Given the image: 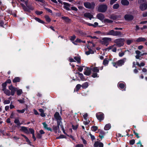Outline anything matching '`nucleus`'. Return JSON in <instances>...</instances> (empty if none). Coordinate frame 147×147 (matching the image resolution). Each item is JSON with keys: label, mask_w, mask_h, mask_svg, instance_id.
<instances>
[{"label": "nucleus", "mask_w": 147, "mask_h": 147, "mask_svg": "<svg viewBox=\"0 0 147 147\" xmlns=\"http://www.w3.org/2000/svg\"><path fill=\"white\" fill-rule=\"evenodd\" d=\"M107 35H112L114 36H118L120 37L122 36L123 35L122 33L119 31H115L113 30L109 31L106 33Z\"/></svg>", "instance_id": "obj_1"}, {"label": "nucleus", "mask_w": 147, "mask_h": 147, "mask_svg": "<svg viewBox=\"0 0 147 147\" xmlns=\"http://www.w3.org/2000/svg\"><path fill=\"white\" fill-rule=\"evenodd\" d=\"M126 59L123 58V59L118 60L116 62L113 63V66L116 68H117L118 66H121L124 64V63L126 61Z\"/></svg>", "instance_id": "obj_2"}, {"label": "nucleus", "mask_w": 147, "mask_h": 147, "mask_svg": "<svg viewBox=\"0 0 147 147\" xmlns=\"http://www.w3.org/2000/svg\"><path fill=\"white\" fill-rule=\"evenodd\" d=\"M111 40L112 39L111 38L105 37L102 39L100 41V42L101 44L107 46L109 42H111Z\"/></svg>", "instance_id": "obj_3"}, {"label": "nucleus", "mask_w": 147, "mask_h": 147, "mask_svg": "<svg viewBox=\"0 0 147 147\" xmlns=\"http://www.w3.org/2000/svg\"><path fill=\"white\" fill-rule=\"evenodd\" d=\"M125 39L123 38L116 39L114 41V42L119 47L123 46L124 45L123 42Z\"/></svg>", "instance_id": "obj_4"}, {"label": "nucleus", "mask_w": 147, "mask_h": 147, "mask_svg": "<svg viewBox=\"0 0 147 147\" xmlns=\"http://www.w3.org/2000/svg\"><path fill=\"white\" fill-rule=\"evenodd\" d=\"M107 9V6L106 4H101L99 5L98 8V11L100 12H105Z\"/></svg>", "instance_id": "obj_5"}, {"label": "nucleus", "mask_w": 147, "mask_h": 147, "mask_svg": "<svg viewBox=\"0 0 147 147\" xmlns=\"http://www.w3.org/2000/svg\"><path fill=\"white\" fill-rule=\"evenodd\" d=\"M84 6L87 8L88 9H93L95 6V3L92 2L90 3L89 2H85L84 3Z\"/></svg>", "instance_id": "obj_6"}, {"label": "nucleus", "mask_w": 147, "mask_h": 147, "mask_svg": "<svg viewBox=\"0 0 147 147\" xmlns=\"http://www.w3.org/2000/svg\"><path fill=\"white\" fill-rule=\"evenodd\" d=\"M96 117L97 119L99 120L100 122H101L104 119V115L101 113H98L96 114Z\"/></svg>", "instance_id": "obj_7"}, {"label": "nucleus", "mask_w": 147, "mask_h": 147, "mask_svg": "<svg viewBox=\"0 0 147 147\" xmlns=\"http://www.w3.org/2000/svg\"><path fill=\"white\" fill-rule=\"evenodd\" d=\"M9 89L11 91V94L13 96L16 91L17 88L13 87L11 85L9 87Z\"/></svg>", "instance_id": "obj_8"}, {"label": "nucleus", "mask_w": 147, "mask_h": 147, "mask_svg": "<svg viewBox=\"0 0 147 147\" xmlns=\"http://www.w3.org/2000/svg\"><path fill=\"white\" fill-rule=\"evenodd\" d=\"M124 18L126 20L131 21L134 18L133 16L130 14H126L124 16Z\"/></svg>", "instance_id": "obj_9"}, {"label": "nucleus", "mask_w": 147, "mask_h": 147, "mask_svg": "<svg viewBox=\"0 0 147 147\" xmlns=\"http://www.w3.org/2000/svg\"><path fill=\"white\" fill-rule=\"evenodd\" d=\"M140 8L142 11H144L147 9V3L141 4L140 6Z\"/></svg>", "instance_id": "obj_10"}, {"label": "nucleus", "mask_w": 147, "mask_h": 147, "mask_svg": "<svg viewBox=\"0 0 147 147\" xmlns=\"http://www.w3.org/2000/svg\"><path fill=\"white\" fill-rule=\"evenodd\" d=\"M84 16L91 20L92 18H94L93 15L90 13H86L84 14Z\"/></svg>", "instance_id": "obj_11"}, {"label": "nucleus", "mask_w": 147, "mask_h": 147, "mask_svg": "<svg viewBox=\"0 0 147 147\" xmlns=\"http://www.w3.org/2000/svg\"><path fill=\"white\" fill-rule=\"evenodd\" d=\"M84 70L85 71L84 72V74L85 75L87 76H89L90 74L91 71L90 68L87 67Z\"/></svg>", "instance_id": "obj_12"}, {"label": "nucleus", "mask_w": 147, "mask_h": 147, "mask_svg": "<svg viewBox=\"0 0 147 147\" xmlns=\"http://www.w3.org/2000/svg\"><path fill=\"white\" fill-rule=\"evenodd\" d=\"M20 130L25 133L27 134H29L30 132L27 127L24 126H22L21 127Z\"/></svg>", "instance_id": "obj_13"}, {"label": "nucleus", "mask_w": 147, "mask_h": 147, "mask_svg": "<svg viewBox=\"0 0 147 147\" xmlns=\"http://www.w3.org/2000/svg\"><path fill=\"white\" fill-rule=\"evenodd\" d=\"M96 17L98 19L101 21L103 20L105 18L104 15L102 13H99L97 14Z\"/></svg>", "instance_id": "obj_14"}, {"label": "nucleus", "mask_w": 147, "mask_h": 147, "mask_svg": "<svg viewBox=\"0 0 147 147\" xmlns=\"http://www.w3.org/2000/svg\"><path fill=\"white\" fill-rule=\"evenodd\" d=\"M64 5L63 7L67 10H70L69 7L70 6V4L66 2H64L63 3Z\"/></svg>", "instance_id": "obj_15"}, {"label": "nucleus", "mask_w": 147, "mask_h": 147, "mask_svg": "<svg viewBox=\"0 0 147 147\" xmlns=\"http://www.w3.org/2000/svg\"><path fill=\"white\" fill-rule=\"evenodd\" d=\"M54 116L57 121L62 119L61 116L59 115V113L58 112H56L54 115Z\"/></svg>", "instance_id": "obj_16"}, {"label": "nucleus", "mask_w": 147, "mask_h": 147, "mask_svg": "<svg viewBox=\"0 0 147 147\" xmlns=\"http://www.w3.org/2000/svg\"><path fill=\"white\" fill-rule=\"evenodd\" d=\"M61 18L64 20L65 22L67 23H69L71 22V20L68 17L65 16H63L61 17Z\"/></svg>", "instance_id": "obj_17"}, {"label": "nucleus", "mask_w": 147, "mask_h": 147, "mask_svg": "<svg viewBox=\"0 0 147 147\" xmlns=\"http://www.w3.org/2000/svg\"><path fill=\"white\" fill-rule=\"evenodd\" d=\"M42 124L43 125L44 127L46 129H47L48 130L50 131H52V129L50 128V127H47V124L45 123L44 122L42 123Z\"/></svg>", "instance_id": "obj_18"}, {"label": "nucleus", "mask_w": 147, "mask_h": 147, "mask_svg": "<svg viewBox=\"0 0 147 147\" xmlns=\"http://www.w3.org/2000/svg\"><path fill=\"white\" fill-rule=\"evenodd\" d=\"M121 3L124 5H127L129 4V2L127 0H121Z\"/></svg>", "instance_id": "obj_19"}, {"label": "nucleus", "mask_w": 147, "mask_h": 147, "mask_svg": "<svg viewBox=\"0 0 147 147\" xmlns=\"http://www.w3.org/2000/svg\"><path fill=\"white\" fill-rule=\"evenodd\" d=\"M146 39L144 38L139 37L136 40V41L137 42L144 41H146Z\"/></svg>", "instance_id": "obj_20"}, {"label": "nucleus", "mask_w": 147, "mask_h": 147, "mask_svg": "<svg viewBox=\"0 0 147 147\" xmlns=\"http://www.w3.org/2000/svg\"><path fill=\"white\" fill-rule=\"evenodd\" d=\"M21 80L20 78L19 77H15L13 80V83H16L20 82Z\"/></svg>", "instance_id": "obj_21"}, {"label": "nucleus", "mask_w": 147, "mask_h": 147, "mask_svg": "<svg viewBox=\"0 0 147 147\" xmlns=\"http://www.w3.org/2000/svg\"><path fill=\"white\" fill-rule=\"evenodd\" d=\"M26 9L27 10H25L24 11L28 12H30L31 10H32L34 9L33 7L30 6H27Z\"/></svg>", "instance_id": "obj_22"}, {"label": "nucleus", "mask_w": 147, "mask_h": 147, "mask_svg": "<svg viewBox=\"0 0 147 147\" xmlns=\"http://www.w3.org/2000/svg\"><path fill=\"white\" fill-rule=\"evenodd\" d=\"M121 17L120 16L112 15L110 17V18L113 20H115L118 18H120Z\"/></svg>", "instance_id": "obj_23"}, {"label": "nucleus", "mask_w": 147, "mask_h": 147, "mask_svg": "<svg viewBox=\"0 0 147 147\" xmlns=\"http://www.w3.org/2000/svg\"><path fill=\"white\" fill-rule=\"evenodd\" d=\"M53 129L55 133H57V130L59 129V126H53Z\"/></svg>", "instance_id": "obj_24"}, {"label": "nucleus", "mask_w": 147, "mask_h": 147, "mask_svg": "<svg viewBox=\"0 0 147 147\" xmlns=\"http://www.w3.org/2000/svg\"><path fill=\"white\" fill-rule=\"evenodd\" d=\"M99 69L98 67H94L92 69V71L93 73L98 72L99 71Z\"/></svg>", "instance_id": "obj_25"}, {"label": "nucleus", "mask_w": 147, "mask_h": 147, "mask_svg": "<svg viewBox=\"0 0 147 147\" xmlns=\"http://www.w3.org/2000/svg\"><path fill=\"white\" fill-rule=\"evenodd\" d=\"M82 87L84 89L87 88L88 86V84L87 82H86L81 85Z\"/></svg>", "instance_id": "obj_26"}, {"label": "nucleus", "mask_w": 147, "mask_h": 147, "mask_svg": "<svg viewBox=\"0 0 147 147\" xmlns=\"http://www.w3.org/2000/svg\"><path fill=\"white\" fill-rule=\"evenodd\" d=\"M111 127V124L109 123L108 124H106L105 127H104V129L105 130H107L109 129Z\"/></svg>", "instance_id": "obj_27"}, {"label": "nucleus", "mask_w": 147, "mask_h": 147, "mask_svg": "<svg viewBox=\"0 0 147 147\" xmlns=\"http://www.w3.org/2000/svg\"><path fill=\"white\" fill-rule=\"evenodd\" d=\"M3 91H4V93L5 94H6L7 95L9 96H10V95H11L10 91L8 90L5 89V90H4Z\"/></svg>", "instance_id": "obj_28"}, {"label": "nucleus", "mask_w": 147, "mask_h": 147, "mask_svg": "<svg viewBox=\"0 0 147 147\" xmlns=\"http://www.w3.org/2000/svg\"><path fill=\"white\" fill-rule=\"evenodd\" d=\"M77 32L78 34L80 36H83L86 35V33H85L80 30H78L77 31Z\"/></svg>", "instance_id": "obj_29"}, {"label": "nucleus", "mask_w": 147, "mask_h": 147, "mask_svg": "<svg viewBox=\"0 0 147 147\" xmlns=\"http://www.w3.org/2000/svg\"><path fill=\"white\" fill-rule=\"evenodd\" d=\"M100 134L99 136L101 139H102L104 137L105 133L104 131H100Z\"/></svg>", "instance_id": "obj_30"}, {"label": "nucleus", "mask_w": 147, "mask_h": 147, "mask_svg": "<svg viewBox=\"0 0 147 147\" xmlns=\"http://www.w3.org/2000/svg\"><path fill=\"white\" fill-rule=\"evenodd\" d=\"M89 50L88 51H87L86 52V54L87 55H88L90 54H93L94 53V51L93 50H92L91 49H90L88 48Z\"/></svg>", "instance_id": "obj_31"}, {"label": "nucleus", "mask_w": 147, "mask_h": 147, "mask_svg": "<svg viewBox=\"0 0 147 147\" xmlns=\"http://www.w3.org/2000/svg\"><path fill=\"white\" fill-rule=\"evenodd\" d=\"M104 22L105 23H107L109 24H112L113 22V21L109 20L108 19H105L104 20Z\"/></svg>", "instance_id": "obj_32"}, {"label": "nucleus", "mask_w": 147, "mask_h": 147, "mask_svg": "<svg viewBox=\"0 0 147 147\" xmlns=\"http://www.w3.org/2000/svg\"><path fill=\"white\" fill-rule=\"evenodd\" d=\"M133 42V40L132 39H128L126 40V43L128 45H130Z\"/></svg>", "instance_id": "obj_33"}, {"label": "nucleus", "mask_w": 147, "mask_h": 147, "mask_svg": "<svg viewBox=\"0 0 147 147\" xmlns=\"http://www.w3.org/2000/svg\"><path fill=\"white\" fill-rule=\"evenodd\" d=\"M35 19L36 21H37V22H40V23H41L42 24L44 23V22L43 21L41 20L40 19H39L38 18H35Z\"/></svg>", "instance_id": "obj_34"}, {"label": "nucleus", "mask_w": 147, "mask_h": 147, "mask_svg": "<svg viewBox=\"0 0 147 147\" xmlns=\"http://www.w3.org/2000/svg\"><path fill=\"white\" fill-rule=\"evenodd\" d=\"M15 123H16L18 125H20L21 124L19 120L18 119H16L14 121Z\"/></svg>", "instance_id": "obj_35"}, {"label": "nucleus", "mask_w": 147, "mask_h": 147, "mask_svg": "<svg viewBox=\"0 0 147 147\" xmlns=\"http://www.w3.org/2000/svg\"><path fill=\"white\" fill-rule=\"evenodd\" d=\"M119 7V5L118 3H116L113 5V8L115 9H117Z\"/></svg>", "instance_id": "obj_36"}, {"label": "nucleus", "mask_w": 147, "mask_h": 147, "mask_svg": "<svg viewBox=\"0 0 147 147\" xmlns=\"http://www.w3.org/2000/svg\"><path fill=\"white\" fill-rule=\"evenodd\" d=\"M16 91L17 92V94L18 95H21L22 93V90L21 89L17 90L16 89Z\"/></svg>", "instance_id": "obj_37"}, {"label": "nucleus", "mask_w": 147, "mask_h": 147, "mask_svg": "<svg viewBox=\"0 0 147 147\" xmlns=\"http://www.w3.org/2000/svg\"><path fill=\"white\" fill-rule=\"evenodd\" d=\"M82 87V86L80 84H77L76 87V91H78L80 89V88Z\"/></svg>", "instance_id": "obj_38"}, {"label": "nucleus", "mask_w": 147, "mask_h": 147, "mask_svg": "<svg viewBox=\"0 0 147 147\" xmlns=\"http://www.w3.org/2000/svg\"><path fill=\"white\" fill-rule=\"evenodd\" d=\"M76 74H78L81 80H83L84 79L83 75L82 74L80 73L79 72L77 73Z\"/></svg>", "instance_id": "obj_39"}, {"label": "nucleus", "mask_w": 147, "mask_h": 147, "mask_svg": "<svg viewBox=\"0 0 147 147\" xmlns=\"http://www.w3.org/2000/svg\"><path fill=\"white\" fill-rule=\"evenodd\" d=\"M2 85L3 87L2 90H4L6 89V88L7 86V84L5 82H4L2 84Z\"/></svg>", "instance_id": "obj_40"}, {"label": "nucleus", "mask_w": 147, "mask_h": 147, "mask_svg": "<svg viewBox=\"0 0 147 147\" xmlns=\"http://www.w3.org/2000/svg\"><path fill=\"white\" fill-rule=\"evenodd\" d=\"M91 129L92 131H95L98 129V127L96 126H93L91 127Z\"/></svg>", "instance_id": "obj_41"}, {"label": "nucleus", "mask_w": 147, "mask_h": 147, "mask_svg": "<svg viewBox=\"0 0 147 147\" xmlns=\"http://www.w3.org/2000/svg\"><path fill=\"white\" fill-rule=\"evenodd\" d=\"M109 61L106 59H105L103 60V64L104 65H106L108 63Z\"/></svg>", "instance_id": "obj_42"}, {"label": "nucleus", "mask_w": 147, "mask_h": 147, "mask_svg": "<svg viewBox=\"0 0 147 147\" xmlns=\"http://www.w3.org/2000/svg\"><path fill=\"white\" fill-rule=\"evenodd\" d=\"M100 142L98 141L95 142L94 144V147H97L99 146Z\"/></svg>", "instance_id": "obj_43"}, {"label": "nucleus", "mask_w": 147, "mask_h": 147, "mask_svg": "<svg viewBox=\"0 0 147 147\" xmlns=\"http://www.w3.org/2000/svg\"><path fill=\"white\" fill-rule=\"evenodd\" d=\"M45 18L47 21L48 22H50L51 20L48 16H45Z\"/></svg>", "instance_id": "obj_44"}, {"label": "nucleus", "mask_w": 147, "mask_h": 147, "mask_svg": "<svg viewBox=\"0 0 147 147\" xmlns=\"http://www.w3.org/2000/svg\"><path fill=\"white\" fill-rule=\"evenodd\" d=\"M61 120L62 119H60L58 121H57V126H59V125H62V123L61 122Z\"/></svg>", "instance_id": "obj_45"}, {"label": "nucleus", "mask_w": 147, "mask_h": 147, "mask_svg": "<svg viewBox=\"0 0 147 147\" xmlns=\"http://www.w3.org/2000/svg\"><path fill=\"white\" fill-rule=\"evenodd\" d=\"M119 86L121 88L123 89L124 88L125 86L124 84L120 83L119 84Z\"/></svg>", "instance_id": "obj_46"}, {"label": "nucleus", "mask_w": 147, "mask_h": 147, "mask_svg": "<svg viewBox=\"0 0 147 147\" xmlns=\"http://www.w3.org/2000/svg\"><path fill=\"white\" fill-rule=\"evenodd\" d=\"M92 77L94 78L98 77V74H97V73L95 72L93 73L92 75Z\"/></svg>", "instance_id": "obj_47"}, {"label": "nucleus", "mask_w": 147, "mask_h": 147, "mask_svg": "<svg viewBox=\"0 0 147 147\" xmlns=\"http://www.w3.org/2000/svg\"><path fill=\"white\" fill-rule=\"evenodd\" d=\"M25 111V109H22V110H17V112L19 113H23Z\"/></svg>", "instance_id": "obj_48"}, {"label": "nucleus", "mask_w": 147, "mask_h": 147, "mask_svg": "<svg viewBox=\"0 0 147 147\" xmlns=\"http://www.w3.org/2000/svg\"><path fill=\"white\" fill-rule=\"evenodd\" d=\"M29 132H30V133L32 134L34 133V130L32 128H29Z\"/></svg>", "instance_id": "obj_49"}, {"label": "nucleus", "mask_w": 147, "mask_h": 147, "mask_svg": "<svg viewBox=\"0 0 147 147\" xmlns=\"http://www.w3.org/2000/svg\"><path fill=\"white\" fill-rule=\"evenodd\" d=\"M42 135L40 134L39 133H38L37 134L36 137L37 138H38L39 139L41 138L42 137Z\"/></svg>", "instance_id": "obj_50"}, {"label": "nucleus", "mask_w": 147, "mask_h": 147, "mask_svg": "<svg viewBox=\"0 0 147 147\" xmlns=\"http://www.w3.org/2000/svg\"><path fill=\"white\" fill-rule=\"evenodd\" d=\"M117 0H111L110 4L111 5H112Z\"/></svg>", "instance_id": "obj_51"}, {"label": "nucleus", "mask_w": 147, "mask_h": 147, "mask_svg": "<svg viewBox=\"0 0 147 147\" xmlns=\"http://www.w3.org/2000/svg\"><path fill=\"white\" fill-rule=\"evenodd\" d=\"M135 142V140L133 139L129 141V144L131 145H133L134 144Z\"/></svg>", "instance_id": "obj_52"}, {"label": "nucleus", "mask_w": 147, "mask_h": 147, "mask_svg": "<svg viewBox=\"0 0 147 147\" xmlns=\"http://www.w3.org/2000/svg\"><path fill=\"white\" fill-rule=\"evenodd\" d=\"M20 4L23 8V9L24 11H25V10H27L26 9V7L24 4L21 3Z\"/></svg>", "instance_id": "obj_53"}, {"label": "nucleus", "mask_w": 147, "mask_h": 147, "mask_svg": "<svg viewBox=\"0 0 147 147\" xmlns=\"http://www.w3.org/2000/svg\"><path fill=\"white\" fill-rule=\"evenodd\" d=\"M20 4L23 8V9L24 11H25V10H27L26 9V7L24 4L21 3Z\"/></svg>", "instance_id": "obj_54"}, {"label": "nucleus", "mask_w": 147, "mask_h": 147, "mask_svg": "<svg viewBox=\"0 0 147 147\" xmlns=\"http://www.w3.org/2000/svg\"><path fill=\"white\" fill-rule=\"evenodd\" d=\"M38 15H40L43 12L42 11H36L35 12Z\"/></svg>", "instance_id": "obj_55"}, {"label": "nucleus", "mask_w": 147, "mask_h": 147, "mask_svg": "<svg viewBox=\"0 0 147 147\" xmlns=\"http://www.w3.org/2000/svg\"><path fill=\"white\" fill-rule=\"evenodd\" d=\"M18 101L20 103H23L24 102V101L23 99H18Z\"/></svg>", "instance_id": "obj_56"}, {"label": "nucleus", "mask_w": 147, "mask_h": 147, "mask_svg": "<svg viewBox=\"0 0 147 147\" xmlns=\"http://www.w3.org/2000/svg\"><path fill=\"white\" fill-rule=\"evenodd\" d=\"M10 102V101L9 100H5L4 101L3 103L5 104H8Z\"/></svg>", "instance_id": "obj_57"}, {"label": "nucleus", "mask_w": 147, "mask_h": 147, "mask_svg": "<svg viewBox=\"0 0 147 147\" xmlns=\"http://www.w3.org/2000/svg\"><path fill=\"white\" fill-rule=\"evenodd\" d=\"M76 38L75 35H73L71 37L70 40H74Z\"/></svg>", "instance_id": "obj_58"}, {"label": "nucleus", "mask_w": 147, "mask_h": 147, "mask_svg": "<svg viewBox=\"0 0 147 147\" xmlns=\"http://www.w3.org/2000/svg\"><path fill=\"white\" fill-rule=\"evenodd\" d=\"M72 128L73 129L76 130L78 128V125H72Z\"/></svg>", "instance_id": "obj_59"}, {"label": "nucleus", "mask_w": 147, "mask_h": 147, "mask_svg": "<svg viewBox=\"0 0 147 147\" xmlns=\"http://www.w3.org/2000/svg\"><path fill=\"white\" fill-rule=\"evenodd\" d=\"M45 9L49 12L51 13H52V11L51 9L47 8H45Z\"/></svg>", "instance_id": "obj_60"}, {"label": "nucleus", "mask_w": 147, "mask_h": 147, "mask_svg": "<svg viewBox=\"0 0 147 147\" xmlns=\"http://www.w3.org/2000/svg\"><path fill=\"white\" fill-rule=\"evenodd\" d=\"M74 59L76 60L78 62H79L80 60V57H74Z\"/></svg>", "instance_id": "obj_61"}, {"label": "nucleus", "mask_w": 147, "mask_h": 147, "mask_svg": "<svg viewBox=\"0 0 147 147\" xmlns=\"http://www.w3.org/2000/svg\"><path fill=\"white\" fill-rule=\"evenodd\" d=\"M124 55V52H120L119 53V56L121 57Z\"/></svg>", "instance_id": "obj_62"}, {"label": "nucleus", "mask_w": 147, "mask_h": 147, "mask_svg": "<svg viewBox=\"0 0 147 147\" xmlns=\"http://www.w3.org/2000/svg\"><path fill=\"white\" fill-rule=\"evenodd\" d=\"M82 40L79 38H77L75 40V42H77L81 43V42Z\"/></svg>", "instance_id": "obj_63"}, {"label": "nucleus", "mask_w": 147, "mask_h": 147, "mask_svg": "<svg viewBox=\"0 0 147 147\" xmlns=\"http://www.w3.org/2000/svg\"><path fill=\"white\" fill-rule=\"evenodd\" d=\"M76 147H83V145L82 144H78L76 146Z\"/></svg>", "instance_id": "obj_64"}]
</instances>
